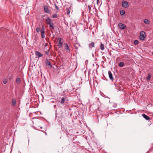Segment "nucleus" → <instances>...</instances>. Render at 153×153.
Segmentation results:
<instances>
[{"label": "nucleus", "instance_id": "obj_1", "mask_svg": "<svg viewBox=\"0 0 153 153\" xmlns=\"http://www.w3.org/2000/svg\"><path fill=\"white\" fill-rule=\"evenodd\" d=\"M145 38V33L143 31H141L140 33V39L141 40H143Z\"/></svg>", "mask_w": 153, "mask_h": 153}, {"label": "nucleus", "instance_id": "obj_2", "mask_svg": "<svg viewBox=\"0 0 153 153\" xmlns=\"http://www.w3.org/2000/svg\"><path fill=\"white\" fill-rule=\"evenodd\" d=\"M118 27L121 30H123L126 28V26L122 23H119L118 24Z\"/></svg>", "mask_w": 153, "mask_h": 153}, {"label": "nucleus", "instance_id": "obj_3", "mask_svg": "<svg viewBox=\"0 0 153 153\" xmlns=\"http://www.w3.org/2000/svg\"><path fill=\"white\" fill-rule=\"evenodd\" d=\"M122 6L123 7L126 8L128 7V4L127 1H123L122 2Z\"/></svg>", "mask_w": 153, "mask_h": 153}, {"label": "nucleus", "instance_id": "obj_4", "mask_svg": "<svg viewBox=\"0 0 153 153\" xmlns=\"http://www.w3.org/2000/svg\"><path fill=\"white\" fill-rule=\"evenodd\" d=\"M35 53L36 56L38 57V58L42 57L43 56L42 53H41L38 51H36L35 52Z\"/></svg>", "mask_w": 153, "mask_h": 153}, {"label": "nucleus", "instance_id": "obj_5", "mask_svg": "<svg viewBox=\"0 0 153 153\" xmlns=\"http://www.w3.org/2000/svg\"><path fill=\"white\" fill-rule=\"evenodd\" d=\"M44 11L46 13H49L50 12V10L48 9V7L46 5L44 6Z\"/></svg>", "mask_w": 153, "mask_h": 153}, {"label": "nucleus", "instance_id": "obj_6", "mask_svg": "<svg viewBox=\"0 0 153 153\" xmlns=\"http://www.w3.org/2000/svg\"><path fill=\"white\" fill-rule=\"evenodd\" d=\"M71 9H72V8H71V6H70L69 8H66L65 10L66 14L67 15H69L71 10Z\"/></svg>", "mask_w": 153, "mask_h": 153}, {"label": "nucleus", "instance_id": "obj_7", "mask_svg": "<svg viewBox=\"0 0 153 153\" xmlns=\"http://www.w3.org/2000/svg\"><path fill=\"white\" fill-rule=\"evenodd\" d=\"M46 22L47 24L49 25L53 22L50 18L48 17L46 19Z\"/></svg>", "mask_w": 153, "mask_h": 153}, {"label": "nucleus", "instance_id": "obj_8", "mask_svg": "<svg viewBox=\"0 0 153 153\" xmlns=\"http://www.w3.org/2000/svg\"><path fill=\"white\" fill-rule=\"evenodd\" d=\"M45 64L47 66H49L50 68L52 67V65L50 63L48 59H47L46 60Z\"/></svg>", "mask_w": 153, "mask_h": 153}, {"label": "nucleus", "instance_id": "obj_9", "mask_svg": "<svg viewBox=\"0 0 153 153\" xmlns=\"http://www.w3.org/2000/svg\"><path fill=\"white\" fill-rule=\"evenodd\" d=\"M64 45L65 46V49L66 50V51L70 52V50L68 45L67 43H65Z\"/></svg>", "mask_w": 153, "mask_h": 153}, {"label": "nucleus", "instance_id": "obj_10", "mask_svg": "<svg viewBox=\"0 0 153 153\" xmlns=\"http://www.w3.org/2000/svg\"><path fill=\"white\" fill-rule=\"evenodd\" d=\"M108 74H109V77L110 79H111L113 81V77L112 76V74L110 71H108Z\"/></svg>", "mask_w": 153, "mask_h": 153}, {"label": "nucleus", "instance_id": "obj_11", "mask_svg": "<svg viewBox=\"0 0 153 153\" xmlns=\"http://www.w3.org/2000/svg\"><path fill=\"white\" fill-rule=\"evenodd\" d=\"M142 116L146 120H149L150 119V118L145 114H143Z\"/></svg>", "mask_w": 153, "mask_h": 153}, {"label": "nucleus", "instance_id": "obj_12", "mask_svg": "<svg viewBox=\"0 0 153 153\" xmlns=\"http://www.w3.org/2000/svg\"><path fill=\"white\" fill-rule=\"evenodd\" d=\"M151 77V75L150 74H148V76L146 78L147 81L149 82L150 80V79Z\"/></svg>", "mask_w": 153, "mask_h": 153}, {"label": "nucleus", "instance_id": "obj_13", "mask_svg": "<svg viewBox=\"0 0 153 153\" xmlns=\"http://www.w3.org/2000/svg\"><path fill=\"white\" fill-rule=\"evenodd\" d=\"M89 48H91L94 47V42H91L89 44Z\"/></svg>", "mask_w": 153, "mask_h": 153}, {"label": "nucleus", "instance_id": "obj_14", "mask_svg": "<svg viewBox=\"0 0 153 153\" xmlns=\"http://www.w3.org/2000/svg\"><path fill=\"white\" fill-rule=\"evenodd\" d=\"M66 97H62L61 100H60L59 102L62 104H63L65 100Z\"/></svg>", "mask_w": 153, "mask_h": 153}, {"label": "nucleus", "instance_id": "obj_15", "mask_svg": "<svg viewBox=\"0 0 153 153\" xmlns=\"http://www.w3.org/2000/svg\"><path fill=\"white\" fill-rule=\"evenodd\" d=\"M52 29H54V28L55 26L54 25L53 22L51 23L50 24L48 25Z\"/></svg>", "mask_w": 153, "mask_h": 153}, {"label": "nucleus", "instance_id": "obj_16", "mask_svg": "<svg viewBox=\"0 0 153 153\" xmlns=\"http://www.w3.org/2000/svg\"><path fill=\"white\" fill-rule=\"evenodd\" d=\"M144 22L145 24H146L149 25L150 24L149 21L147 19H144Z\"/></svg>", "mask_w": 153, "mask_h": 153}, {"label": "nucleus", "instance_id": "obj_17", "mask_svg": "<svg viewBox=\"0 0 153 153\" xmlns=\"http://www.w3.org/2000/svg\"><path fill=\"white\" fill-rule=\"evenodd\" d=\"M57 40L59 42V44H62L63 42L62 41V39L61 38H59Z\"/></svg>", "mask_w": 153, "mask_h": 153}, {"label": "nucleus", "instance_id": "obj_18", "mask_svg": "<svg viewBox=\"0 0 153 153\" xmlns=\"http://www.w3.org/2000/svg\"><path fill=\"white\" fill-rule=\"evenodd\" d=\"M100 49L102 50H103L104 49V45L102 43H101L100 46Z\"/></svg>", "mask_w": 153, "mask_h": 153}, {"label": "nucleus", "instance_id": "obj_19", "mask_svg": "<svg viewBox=\"0 0 153 153\" xmlns=\"http://www.w3.org/2000/svg\"><path fill=\"white\" fill-rule=\"evenodd\" d=\"M124 65V63L123 62H121L119 63V65L120 67H123Z\"/></svg>", "mask_w": 153, "mask_h": 153}, {"label": "nucleus", "instance_id": "obj_20", "mask_svg": "<svg viewBox=\"0 0 153 153\" xmlns=\"http://www.w3.org/2000/svg\"><path fill=\"white\" fill-rule=\"evenodd\" d=\"M120 14L121 15H123L125 13V11L124 10H121L120 12Z\"/></svg>", "mask_w": 153, "mask_h": 153}, {"label": "nucleus", "instance_id": "obj_21", "mask_svg": "<svg viewBox=\"0 0 153 153\" xmlns=\"http://www.w3.org/2000/svg\"><path fill=\"white\" fill-rule=\"evenodd\" d=\"M41 36H42V38H44L45 37V32H41Z\"/></svg>", "mask_w": 153, "mask_h": 153}, {"label": "nucleus", "instance_id": "obj_22", "mask_svg": "<svg viewBox=\"0 0 153 153\" xmlns=\"http://www.w3.org/2000/svg\"><path fill=\"white\" fill-rule=\"evenodd\" d=\"M21 80L19 78H17L16 79V82L17 83H19L20 82Z\"/></svg>", "mask_w": 153, "mask_h": 153}, {"label": "nucleus", "instance_id": "obj_23", "mask_svg": "<svg viewBox=\"0 0 153 153\" xmlns=\"http://www.w3.org/2000/svg\"><path fill=\"white\" fill-rule=\"evenodd\" d=\"M16 101L15 100H13L12 101V105L13 106L15 105L16 104Z\"/></svg>", "mask_w": 153, "mask_h": 153}, {"label": "nucleus", "instance_id": "obj_24", "mask_svg": "<svg viewBox=\"0 0 153 153\" xmlns=\"http://www.w3.org/2000/svg\"><path fill=\"white\" fill-rule=\"evenodd\" d=\"M52 17L53 18H56L57 17V14H53V16H52Z\"/></svg>", "mask_w": 153, "mask_h": 153}, {"label": "nucleus", "instance_id": "obj_25", "mask_svg": "<svg viewBox=\"0 0 153 153\" xmlns=\"http://www.w3.org/2000/svg\"><path fill=\"white\" fill-rule=\"evenodd\" d=\"M36 31L37 32L39 33L40 31V28L39 27H37L36 29Z\"/></svg>", "mask_w": 153, "mask_h": 153}, {"label": "nucleus", "instance_id": "obj_26", "mask_svg": "<svg viewBox=\"0 0 153 153\" xmlns=\"http://www.w3.org/2000/svg\"><path fill=\"white\" fill-rule=\"evenodd\" d=\"M138 43V41L137 40H135L134 41V43L135 45L137 44Z\"/></svg>", "mask_w": 153, "mask_h": 153}, {"label": "nucleus", "instance_id": "obj_27", "mask_svg": "<svg viewBox=\"0 0 153 153\" xmlns=\"http://www.w3.org/2000/svg\"><path fill=\"white\" fill-rule=\"evenodd\" d=\"M45 32V28L43 26L42 27V29H41V32Z\"/></svg>", "mask_w": 153, "mask_h": 153}, {"label": "nucleus", "instance_id": "obj_28", "mask_svg": "<svg viewBox=\"0 0 153 153\" xmlns=\"http://www.w3.org/2000/svg\"><path fill=\"white\" fill-rule=\"evenodd\" d=\"M55 7L56 9L57 10H59V7L56 5V4H55Z\"/></svg>", "mask_w": 153, "mask_h": 153}, {"label": "nucleus", "instance_id": "obj_29", "mask_svg": "<svg viewBox=\"0 0 153 153\" xmlns=\"http://www.w3.org/2000/svg\"><path fill=\"white\" fill-rule=\"evenodd\" d=\"M88 8L89 9V12H90L91 11V7H90V5L88 6Z\"/></svg>", "mask_w": 153, "mask_h": 153}, {"label": "nucleus", "instance_id": "obj_30", "mask_svg": "<svg viewBox=\"0 0 153 153\" xmlns=\"http://www.w3.org/2000/svg\"><path fill=\"white\" fill-rule=\"evenodd\" d=\"M62 44H59L58 45V47L59 48H61L62 46Z\"/></svg>", "mask_w": 153, "mask_h": 153}, {"label": "nucleus", "instance_id": "obj_31", "mask_svg": "<svg viewBox=\"0 0 153 153\" xmlns=\"http://www.w3.org/2000/svg\"><path fill=\"white\" fill-rule=\"evenodd\" d=\"M49 52V51L48 50L47 51L45 52V53L47 54H48Z\"/></svg>", "mask_w": 153, "mask_h": 153}, {"label": "nucleus", "instance_id": "obj_32", "mask_svg": "<svg viewBox=\"0 0 153 153\" xmlns=\"http://www.w3.org/2000/svg\"><path fill=\"white\" fill-rule=\"evenodd\" d=\"M3 82L4 84H6L7 83V82L6 80H4L3 81Z\"/></svg>", "mask_w": 153, "mask_h": 153}, {"label": "nucleus", "instance_id": "obj_33", "mask_svg": "<svg viewBox=\"0 0 153 153\" xmlns=\"http://www.w3.org/2000/svg\"><path fill=\"white\" fill-rule=\"evenodd\" d=\"M76 45H78L77 44H76L75 45H74V47L76 49H78V48H77Z\"/></svg>", "mask_w": 153, "mask_h": 153}, {"label": "nucleus", "instance_id": "obj_34", "mask_svg": "<svg viewBox=\"0 0 153 153\" xmlns=\"http://www.w3.org/2000/svg\"><path fill=\"white\" fill-rule=\"evenodd\" d=\"M48 44L47 43H46L45 44L44 46L45 47H46L47 46H48Z\"/></svg>", "mask_w": 153, "mask_h": 153}, {"label": "nucleus", "instance_id": "obj_35", "mask_svg": "<svg viewBox=\"0 0 153 153\" xmlns=\"http://www.w3.org/2000/svg\"><path fill=\"white\" fill-rule=\"evenodd\" d=\"M99 0H97V3L98 4V2L99 1Z\"/></svg>", "mask_w": 153, "mask_h": 153}, {"label": "nucleus", "instance_id": "obj_36", "mask_svg": "<svg viewBox=\"0 0 153 153\" xmlns=\"http://www.w3.org/2000/svg\"><path fill=\"white\" fill-rule=\"evenodd\" d=\"M115 86H116V84H115Z\"/></svg>", "mask_w": 153, "mask_h": 153}]
</instances>
